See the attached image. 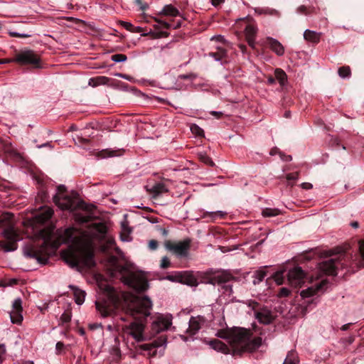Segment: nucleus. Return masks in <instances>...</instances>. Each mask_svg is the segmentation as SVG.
Returning a JSON list of instances; mask_svg holds the SVG:
<instances>
[{"mask_svg": "<svg viewBox=\"0 0 364 364\" xmlns=\"http://www.w3.org/2000/svg\"><path fill=\"white\" fill-rule=\"evenodd\" d=\"M92 240H105L102 245L103 251L112 249L118 250L114 239L107 232L105 223L95 222L88 225L87 230L79 232L75 228H68L59 233V242L70 243L68 249L62 252V257L71 267L78 270L95 265L93 259Z\"/></svg>", "mask_w": 364, "mask_h": 364, "instance_id": "obj_1", "label": "nucleus"}, {"mask_svg": "<svg viewBox=\"0 0 364 364\" xmlns=\"http://www.w3.org/2000/svg\"><path fill=\"white\" fill-rule=\"evenodd\" d=\"M107 300L97 301L96 308L102 317L112 316L124 299L126 313L134 318L146 317L150 314L152 303L147 296L140 297L130 293H119L111 286H106Z\"/></svg>", "mask_w": 364, "mask_h": 364, "instance_id": "obj_2", "label": "nucleus"}, {"mask_svg": "<svg viewBox=\"0 0 364 364\" xmlns=\"http://www.w3.org/2000/svg\"><path fill=\"white\" fill-rule=\"evenodd\" d=\"M216 336L228 341L233 355L254 352L262 342V338L254 336L251 330L239 327L220 330Z\"/></svg>", "mask_w": 364, "mask_h": 364, "instance_id": "obj_3", "label": "nucleus"}, {"mask_svg": "<svg viewBox=\"0 0 364 364\" xmlns=\"http://www.w3.org/2000/svg\"><path fill=\"white\" fill-rule=\"evenodd\" d=\"M53 201L56 205L63 210H74L77 208L85 210V213H77L75 215L76 220L81 223L90 222L95 218L92 212L95 207H88L82 202L79 201L76 193L73 192L68 194L66 188L63 185L58 187L57 193L53 197Z\"/></svg>", "mask_w": 364, "mask_h": 364, "instance_id": "obj_4", "label": "nucleus"}, {"mask_svg": "<svg viewBox=\"0 0 364 364\" xmlns=\"http://www.w3.org/2000/svg\"><path fill=\"white\" fill-rule=\"evenodd\" d=\"M0 229L3 236L8 240L0 241V250L4 252H11L17 249L16 242L21 238L16 228L14 215L10 213H4L0 218Z\"/></svg>", "mask_w": 364, "mask_h": 364, "instance_id": "obj_5", "label": "nucleus"}, {"mask_svg": "<svg viewBox=\"0 0 364 364\" xmlns=\"http://www.w3.org/2000/svg\"><path fill=\"white\" fill-rule=\"evenodd\" d=\"M115 270L120 274L122 282L136 291H144L148 288V282L141 272H136L131 264H117Z\"/></svg>", "mask_w": 364, "mask_h": 364, "instance_id": "obj_6", "label": "nucleus"}, {"mask_svg": "<svg viewBox=\"0 0 364 364\" xmlns=\"http://www.w3.org/2000/svg\"><path fill=\"white\" fill-rule=\"evenodd\" d=\"M48 245L47 242L42 241L41 244L30 242L23 247V255L26 257L36 259L41 264H46L48 261Z\"/></svg>", "mask_w": 364, "mask_h": 364, "instance_id": "obj_7", "label": "nucleus"}, {"mask_svg": "<svg viewBox=\"0 0 364 364\" xmlns=\"http://www.w3.org/2000/svg\"><path fill=\"white\" fill-rule=\"evenodd\" d=\"M234 277L228 271H217L210 277L209 283L221 285L224 293L230 295L232 293V285L229 283L234 280Z\"/></svg>", "mask_w": 364, "mask_h": 364, "instance_id": "obj_8", "label": "nucleus"}, {"mask_svg": "<svg viewBox=\"0 0 364 364\" xmlns=\"http://www.w3.org/2000/svg\"><path fill=\"white\" fill-rule=\"evenodd\" d=\"M191 242L190 239H186L178 242L166 240L164 242V247L167 250L171 252L178 257H186L188 255Z\"/></svg>", "mask_w": 364, "mask_h": 364, "instance_id": "obj_9", "label": "nucleus"}, {"mask_svg": "<svg viewBox=\"0 0 364 364\" xmlns=\"http://www.w3.org/2000/svg\"><path fill=\"white\" fill-rule=\"evenodd\" d=\"M344 257L343 255L338 256L336 258L329 259L319 264V269L324 274L328 275L337 274V269L339 268H345L343 262Z\"/></svg>", "mask_w": 364, "mask_h": 364, "instance_id": "obj_10", "label": "nucleus"}, {"mask_svg": "<svg viewBox=\"0 0 364 364\" xmlns=\"http://www.w3.org/2000/svg\"><path fill=\"white\" fill-rule=\"evenodd\" d=\"M14 61L21 64L33 65L36 68H41L38 55L31 50H26L20 52L16 55Z\"/></svg>", "mask_w": 364, "mask_h": 364, "instance_id": "obj_11", "label": "nucleus"}, {"mask_svg": "<svg viewBox=\"0 0 364 364\" xmlns=\"http://www.w3.org/2000/svg\"><path fill=\"white\" fill-rule=\"evenodd\" d=\"M171 325V316L166 315H159L151 323V330L154 333H159L161 331L168 328Z\"/></svg>", "mask_w": 364, "mask_h": 364, "instance_id": "obj_12", "label": "nucleus"}, {"mask_svg": "<svg viewBox=\"0 0 364 364\" xmlns=\"http://www.w3.org/2000/svg\"><path fill=\"white\" fill-rule=\"evenodd\" d=\"M23 307L21 298H16L12 303V309L9 312L11 321L13 323L21 324L23 321Z\"/></svg>", "mask_w": 364, "mask_h": 364, "instance_id": "obj_13", "label": "nucleus"}, {"mask_svg": "<svg viewBox=\"0 0 364 364\" xmlns=\"http://www.w3.org/2000/svg\"><path fill=\"white\" fill-rule=\"evenodd\" d=\"M124 330L138 342L145 340V337L143 334L144 326L140 322H132L129 326H126Z\"/></svg>", "mask_w": 364, "mask_h": 364, "instance_id": "obj_14", "label": "nucleus"}, {"mask_svg": "<svg viewBox=\"0 0 364 364\" xmlns=\"http://www.w3.org/2000/svg\"><path fill=\"white\" fill-rule=\"evenodd\" d=\"M304 277L305 273L300 267H294L288 272V281L294 287L301 286L304 283Z\"/></svg>", "mask_w": 364, "mask_h": 364, "instance_id": "obj_15", "label": "nucleus"}, {"mask_svg": "<svg viewBox=\"0 0 364 364\" xmlns=\"http://www.w3.org/2000/svg\"><path fill=\"white\" fill-rule=\"evenodd\" d=\"M257 321L263 324H269L274 320V316L270 310L267 308H261L255 313Z\"/></svg>", "mask_w": 364, "mask_h": 364, "instance_id": "obj_16", "label": "nucleus"}, {"mask_svg": "<svg viewBox=\"0 0 364 364\" xmlns=\"http://www.w3.org/2000/svg\"><path fill=\"white\" fill-rule=\"evenodd\" d=\"M257 31V27L254 24H248L245 29V39L248 45L253 49L255 48V38Z\"/></svg>", "mask_w": 364, "mask_h": 364, "instance_id": "obj_17", "label": "nucleus"}, {"mask_svg": "<svg viewBox=\"0 0 364 364\" xmlns=\"http://www.w3.org/2000/svg\"><path fill=\"white\" fill-rule=\"evenodd\" d=\"M204 323L205 318L203 316H192L189 321V326L187 329V332L191 335L196 334Z\"/></svg>", "mask_w": 364, "mask_h": 364, "instance_id": "obj_18", "label": "nucleus"}, {"mask_svg": "<svg viewBox=\"0 0 364 364\" xmlns=\"http://www.w3.org/2000/svg\"><path fill=\"white\" fill-rule=\"evenodd\" d=\"M53 214V210L50 208H45L34 216V222L36 223H43L48 220Z\"/></svg>", "mask_w": 364, "mask_h": 364, "instance_id": "obj_19", "label": "nucleus"}, {"mask_svg": "<svg viewBox=\"0 0 364 364\" xmlns=\"http://www.w3.org/2000/svg\"><path fill=\"white\" fill-rule=\"evenodd\" d=\"M325 284L326 282L322 281L321 282L316 284L315 286H311L304 290H302L300 293V295L304 299L311 297L316 294Z\"/></svg>", "mask_w": 364, "mask_h": 364, "instance_id": "obj_20", "label": "nucleus"}, {"mask_svg": "<svg viewBox=\"0 0 364 364\" xmlns=\"http://www.w3.org/2000/svg\"><path fill=\"white\" fill-rule=\"evenodd\" d=\"M180 283L187 284L191 287H196L198 281L196 278L189 272H179Z\"/></svg>", "mask_w": 364, "mask_h": 364, "instance_id": "obj_21", "label": "nucleus"}, {"mask_svg": "<svg viewBox=\"0 0 364 364\" xmlns=\"http://www.w3.org/2000/svg\"><path fill=\"white\" fill-rule=\"evenodd\" d=\"M268 43L270 48L277 55L282 56L284 53V48L280 42L273 38H267Z\"/></svg>", "mask_w": 364, "mask_h": 364, "instance_id": "obj_22", "label": "nucleus"}, {"mask_svg": "<svg viewBox=\"0 0 364 364\" xmlns=\"http://www.w3.org/2000/svg\"><path fill=\"white\" fill-rule=\"evenodd\" d=\"M208 344L212 348H213L214 350H215L218 352H221L225 354H228L230 352L228 346H226L224 343H223L222 341H220L219 340H217V339L212 340V341H209Z\"/></svg>", "mask_w": 364, "mask_h": 364, "instance_id": "obj_23", "label": "nucleus"}, {"mask_svg": "<svg viewBox=\"0 0 364 364\" xmlns=\"http://www.w3.org/2000/svg\"><path fill=\"white\" fill-rule=\"evenodd\" d=\"M321 36V33H318L309 29H306L304 33V39L309 42L314 43H318L319 42Z\"/></svg>", "mask_w": 364, "mask_h": 364, "instance_id": "obj_24", "label": "nucleus"}, {"mask_svg": "<svg viewBox=\"0 0 364 364\" xmlns=\"http://www.w3.org/2000/svg\"><path fill=\"white\" fill-rule=\"evenodd\" d=\"M166 343V339L164 337H160L158 340L154 341L151 343L142 344L139 347L143 350H151L152 348H159Z\"/></svg>", "mask_w": 364, "mask_h": 364, "instance_id": "obj_25", "label": "nucleus"}, {"mask_svg": "<svg viewBox=\"0 0 364 364\" xmlns=\"http://www.w3.org/2000/svg\"><path fill=\"white\" fill-rule=\"evenodd\" d=\"M70 287L73 290L74 298L76 304L81 305L85 301V292L73 286H70Z\"/></svg>", "mask_w": 364, "mask_h": 364, "instance_id": "obj_26", "label": "nucleus"}, {"mask_svg": "<svg viewBox=\"0 0 364 364\" xmlns=\"http://www.w3.org/2000/svg\"><path fill=\"white\" fill-rule=\"evenodd\" d=\"M109 78L105 76H98L90 78L88 85L92 87H97L101 85H105L109 82Z\"/></svg>", "mask_w": 364, "mask_h": 364, "instance_id": "obj_27", "label": "nucleus"}, {"mask_svg": "<svg viewBox=\"0 0 364 364\" xmlns=\"http://www.w3.org/2000/svg\"><path fill=\"white\" fill-rule=\"evenodd\" d=\"M168 190L166 186L162 183H158L155 184L151 189V192L154 197H156L160 194L167 192Z\"/></svg>", "mask_w": 364, "mask_h": 364, "instance_id": "obj_28", "label": "nucleus"}, {"mask_svg": "<svg viewBox=\"0 0 364 364\" xmlns=\"http://www.w3.org/2000/svg\"><path fill=\"white\" fill-rule=\"evenodd\" d=\"M274 75L279 84L282 86L284 85L287 80V76L284 71L280 68H277L274 71Z\"/></svg>", "mask_w": 364, "mask_h": 364, "instance_id": "obj_29", "label": "nucleus"}, {"mask_svg": "<svg viewBox=\"0 0 364 364\" xmlns=\"http://www.w3.org/2000/svg\"><path fill=\"white\" fill-rule=\"evenodd\" d=\"M161 14L166 16H177L179 15V11L176 8L171 5H166L161 11Z\"/></svg>", "mask_w": 364, "mask_h": 364, "instance_id": "obj_30", "label": "nucleus"}, {"mask_svg": "<svg viewBox=\"0 0 364 364\" xmlns=\"http://www.w3.org/2000/svg\"><path fill=\"white\" fill-rule=\"evenodd\" d=\"M131 228L126 224V223H122V232H121V238L123 241H129V235L131 233Z\"/></svg>", "mask_w": 364, "mask_h": 364, "instance_id": "obj_31", "label": "nucleus"}, {"mask_svg": "<svg viewBox=\"0 0 364 364\" xmlns=\"http://www.w3.org/2000/svg\"><path fill=\"white\" fill-rule=\"evenodd\" d=\"M267 272L263 269H259L254 273L253 284H257L262 282L264 278L266 277Z\"/></svg>", "mask_w": 364, "mask_h": 364, "instance_id": "obj_32", "label": "nucleus"}, {"mask_svg": "<svg viewBox=\"0 0 364 364\" xmlns=\"http://www.w3.org/2000/svg\"><path fill=\"white\" fill-rule=\"evenodd\" d=\"M155 21L159 23L158 26H156V28H166V29H169L171 28H177L181 26L180 23H178L176 25L173 26L170 23L158 19V18H155Z\"/></svg>", "mask_w": 364, "mask_h": 364, "instance_id": "obj_33", "label": "nucleus"}, {"mask_svg": "<svg viewBox=\"0 0 364 364\" xmlns=\"http://www.w3.org/2000/svg\"><path fill=\"white\" fill-rule=\"evenodd\" d=\"M262 213L264 217H274L280 214V210L277 208H267Z\"/></svg>", "mask_w": 364, "mask_h": 364, "instance_id": "obj_34", "label": "nucleus"}, {"mask_svg": "<svg viewBox=\"0 0 364 364\" xmlns=\"http://www.w3.org/2000/svg\"><path fill=\"white\" fill-rule=\"evenodd\" d=\"M299 362L297 355L294 352H290L286 359L284 360L283 364H297Z\"/></svg>", "mask_w": 364, "mask_h": 364, "instance_id": "obj_35", "label": "nucleus"}, {"mask_svg": "<svg viewBox=\"0 0 364 364\" xmlns=\"http://www.w3.org/2000/svg\"><path fill=\"white\" fill-rule=\"evenodd\" d=\"M198 156L199 159L204 164L210 166H214L213 161L205 153H198Z\"/></svg>", "mask_w": 364, "mask_h": 364, "instance_id": "obj_36", "label": "nucleus"}, {"mask_svg": "<svg viewBox=\"0 0 364 364\" xmlns=\"http://www.w3.org/2000/svg\"><path fill=\"white\" fill-rule=\"evenodd\" d=\"M350 74L351 71L349 66H343L338 69V75L341 77H350Z\"/></svg>", "mask_w": 364, "mask_h": 364, "instance_id": "obj_37", "label": "nucleus"}, {"mask_svg": "<svg viewBox=\"0 0 364 364\" xmlns=\"http://www.w3.org/2000/svg\"><path fill=\"white\" fill-rule=\"evenodd\" d=\"M111 59L115 63H121L126 61L127 58L124 54H114L111 56Z\"/></svg>", "mask_w": 364, "mask_h": 364, "instance_id": "obj_38", "label": "nucleus"}, {"mask_svg": "<svg viewBox=\"0 0 364 364\" xmlns=\"http://www.w3.org/2000/svg\"><path fill=\"white\" fill-rule=\"evenodd\" d=\"M119 154H117V151H109V150H104L101 151L99 154V156L101 158H105V157H110V156H118Z\"/></svg>", "mask_w": 364, "mask_h": 364, "instance_id": "obj_39", "label": "nucleus"}, {"mask_svg": "<svg viewBox=\"0 0 364 364\" xmlns=\"http://www.w3.org/2000/svg\"><path fill=\"white\" fill-rule=\"evenodd\" d=\"M225 215V213L218 210L214 212L207 213L206 215L209 216L212 219H215L217 218H223Z\"/></svg>", "mask_w": 364, "mask_h": 364, "instance_id": "obj_40", "label": "nucleus"}, {"mask_svg": "<svg viewBox=\"0 0 364 364\" xmlns=\"http://www.w3.org/2000/svg\"><path fill=\"white\" fill-rule=\"evenodd\" d=\"M9 34L10 36L14 37V38H28V37H31V36L29 33H18L16 31H9Z\"/></svg>", "mask_w": 364, "mask_h": 364, "instance_id": "obj_41", "label": "nucleus"}, {"mask_svg": "<svg viewBox=\"0 0 364 364\" xmlns=\"http://www.w3.org/2000/svg\"><path fill=\"white\" fill-rule=\"evenodd\" d=\"M191 132L198 136H202L203 134V130L199 127L198 126L193 124L191 127Z\"/></svg>", "mask_w": 364, "mask_h": 364, "instance_id": "obj_42", "label": "nucleus"}, {"mask_svg": "<svg viewBox=\"0 0 364 364\" xmlns=\"http://www.w3.org/2000/svg\"><path fill=\"white\" fill-rule=\"evenodd\" d=\"M273 278H274V280L275 281V282L277 283V284H278V285L282 284L284 278H283V275H282V272L275 273Z\"/></svg>", "mask_w": 364, "mask_h": 364, "instance_id": "obj_43", "label": "nucleus"}, {"mask_svg": "<svg viewBox=\"0 0 364 364\" xmlns=\"http://www.w3.org/2000/svg\"><path fill=\"white\" fill-rule=\"evenodd\" d=\"M247 304L249 307H250L252 310H254L255 313L260 308H259V304L255 301H248Z\"/></svg>", "mask_w": 364, "mask_h": 364, "instance_id": "obj_44", "label": "nucleus"}, {"mask_svg": "<svg viewBox=\"0 0 364 364\" xmlns=\"http://www.w3.org/2000/svg\"><path fill=\"white\" fill-rule=\"evenodd\" d=\"M170 266V260L167 257H164L161 260L160 267L162 269L168 268Z\"/></svg>", "mask_w": 364, "mask_h": 364, "instance_id": "obj_45", "label": "nucleus"}, {"mask_svg": "<svg viewBox=\"0 0 364 364\" xmlns=\"http://www.w3.org/2000/svg\"><path fill=\"white\" fill-rule=\"evenodd\" d=\"M71 316L68 312L63 313L60 316V321L63 323H68L70 321Z\"/></svg>", "mask_w": 364, "mask_h": 364, "instance_id": "obj_46", "label": "nucleus"}, {"mask_svg": "<svg viewBox=\"0 0 364 364\" xmlns=\"http://www.w3.org/2000/svg\"><path fill=\"white\" fill-rule=\"evenodd\" d=\"M6 348L4 344H0V363L3 362L5 358Z\"/></svg>", "mask_w": 364, "mask_h": 364, "instance_id": "obj_47", "label": "nucleus"}, {"mask_svg": "<svg viewBox=\"0 0 364 364\" xmlns=\"http://www.w3.org/2000/svg\"><path fill=\"white\" fill-rule=\"evenodd\" d=\"M166 279L172 282H180V279H180L179 272H177L175 275H168Z\"/></svg>", "mask_w": 364, "mask_h": 364, "instance_id": "obj_48", "label": "nucleus"}, {"mask_svg": "<svg viewBox=\"0 0 364 364\" xmlns=\"http://www.w3.org/2000/svg\"><path fill=\"white\" fill-rule=\"evenodd\" d=\"M289 294H290L289 289L286 287H283L280 289L279 296L284 297V296H289Z\"/></svg>", "mask_w": 364, "mask_h": 364, "instance_id": "obj_49", "label": "nucleus"}, {"mask_svg": "<svg viewBox=\"0 0 364 364\" xmlns=\"http://www.w3.org/2000/svg\"><path fill=\"white\" fill-rule=\"evenodd\" d=\"M120 24L127 31H132L133 25L131 23L126 21H120Z\"/></svg>", "mask_w": 364, "mask_h": 364, "instance_id": "obj_50", "label": "nucleus"}, {"mask_svg": "<svg viewBox=\"0 0 364 364\" xmlns=\"http://www.w3.org/2000/svg\"><path fill=\"white\" fill-rule=\"evenodd\" d=\"M149 247L152 250H155L158 247V242L154 240H151L149 242Z\"/></svg>", "mask_w": 364, "mask_h": 364, "instance_id": "obj_51", "label": "nucleus"}, {"mask_svg": "<svg viewBox=\"0 0 364 364\" xmlns=\"http://www.w3.org/2000/svg\"><path fill=\"white\" fill-rule=\"evenodd\" d=\"M136 4L140 7L141 10H146L148 8L146 3H143L141 0H136Z\"/></svg>", "mask_w": 364, "mask_h": 364, "instance_id": "obj_52", "label": "nucleus"}, {"mask_svg": "<svg viewBox=\"0 0 364 364\" xmlns=\"http://www.w3.org/2000/svg\"><path fill=\"white\" fill-rule=\"evenodd\" d=\"M359 251L363 259L364 260V240L359 242Z\"/></svg>", "mask_w": 364, "mask_h": 364, "instance_id": "obj_53", "label": "nucleus"}, {"mask_svg": "<svg viewBox=\"0 0 364 364\" xmlns=\"http://www.w3.org/2000/svg\"><path fill=\"white\" fill-rule=\"evenodd\" d=\"M298 176H299V173H289L287 175V179L288 181H291V180H296L298 178Z\"/></svg>", "mask_w": 364, "mask_h": 364, "instance_id": "obj_54", "label": "nucleus"}, {"mask_svg": "<svg viewBox=\"0 0 364 364\" xmlns=\"http://www.w3.org/2000/svg\"><path fill=\"white\" fill-rule=\"evenodd\" d=\"M56 350L58 353H61V351L64 348V344L62 342H58L55 346Z\"/></svg>", "mask_w": 364, "mask_h": 364, "instance_id": "obj_55", "label": "nucleus"}, {"mask_svg": "<svg viewBox=\"0 0 364 364\" xmlns=\"http://www.w3.org/2000/svg\"><path fill=\"white\" fill-rule=\"evenodd\" d=\"M303 189L309 190L313 188V185L310 183L304 182L301 184Z\"/></svg>", "mask_w": 364, "mask_h": 364, "instance_id": "obj_56", "label": "nucleus"}, {"mask_svg": "<svg viewBox=\"0 0 364 364\" xmlns=\"http://www.w3.org/2000/svg\"><path fill=\"white\" fill-rule=\"evenodd\" d=\"M306 9H307L305 6H300L299 7H298L297 11L299 14H309V12H307Z\"/></svg>", "mask_w": 364, "mask_h": 364, "instance_id": "obj_57", "label": "nucleus"}, {"mask_svg": "<svg viewBox=\"0 0 364 364\" xmlns=\"http://www.w3.org/2000/svg\"><path fill=\"white\" fill-rule=\"evenodd\" d=\"M115 76H117L119 77H121V78H123V79H125L127 80H132V77H130L129 75H125V74H122V73H116Z\"/></svg>", "mask_w": 364, "mask_h": 364, "instance_id": "obj_58", "label": "nucleus"}, {"mask_svg": "<svg viewBox=\"0 0 364 364\" xmlns=\"http://www.w3.org/2000/svg\"><path fill=\"white\" fill-rule=\"evenodd\" d=\"M211 39L212 40H215V41H220V42H223L225 41L223 36H213Z\"/></svg>", "mask_w": 364, "mask_h": 364, "instance_id": "obj_59", "label": "nucleus"}, {"mask_svg": "<svg viewBox=\"0 0 364 364\" xmlns=\"http://www.w3.org/2000/svg\"><path fill=\"white\" fill-rule=\"evenodd\" d=\"M225 0H212V4L215 6H218L219 4L223 3Z\"/></svg>", "mask_w": 364, "mask_h": 364, "instance_id": "obj_60", "label": "nucleus"}, {"mask_svg": "<svg viewBox=\"0 0 364 364\" xmlns=\"http://www.w3.org/2000/svg\"><path fill=\"white\" fill-rule=\"evenodd\" d=\"M191 75H180L178 76V79L180 80H186L191 78Z\"/></svg>", "mask_w": 364, "mask_h": 364, "instance_id": "obj_61", "label": "nucleus"}, {"mask_svg": "<svg viewBox=\"0 0 364 364\" xmlns=\"http://www.w3.org/2000/svg\"><path fill=\"white\" fill-rule=\"evenodd\" d=\"M267 82H268V84H269V85H273V84H274V83H275V80H274V77H269L267 78Z\"/></svg>", "mask_w": 364, "mask_h": 364, "instance_id": "obj_62", "label": "nucleus"}, {"mask_svg": "<svg viewBox=\"0 0 364 364\" xmlns=\"http://www.w3.org/2000/svg\"><path fill=\"white\" fill-rule=\"evenodd\" d=\"M351 324V323H346V324H344L342 326V327L341 328V329L342 331H346L348 329L350 325Z\"/></svg>", "mask_w": 364, "mask_h": 364, "instance_id": "obj_63", "label": "nucleus"}, {"mask_svg": "<svg viewBox=\"0 0 364 364\" xmlns=\"http://www.w3.org/2000/svg\"><path fill=\"white\" fill-rule=\"evenodd\" d=\"M239 47L242 53H245L246 50V46L245 45L240 44L239 45Z\"/></svg>", "mask_w": 364, "mask_h": 364, "instance_id": "obj_64", "label": "nucleus"}]
</instances>
